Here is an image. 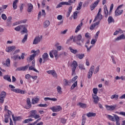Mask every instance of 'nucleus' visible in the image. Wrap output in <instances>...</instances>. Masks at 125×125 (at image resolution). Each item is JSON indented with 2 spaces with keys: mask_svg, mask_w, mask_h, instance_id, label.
I'll return each mask as SVG.
<instances>
[{
  "mask_svg": "<svg viewBox=\"0 0 125 125\" xmlns=\"http://www.w3.org/2000/svg\"><path fill=\"white\" fill-rule=\"evenodd\" d=\"M47 73L49 75H52L53 77H54V78H57V74L54 70L47 71Z\"/></svg>",
  "mask_w": 125,
  "mask_h": 125,
  "instance_id": "14",
  "label": "nucleus"
},
{
  "mask_svg": "<svg viewBox=\"0 0 125 125\" xmlns=\"http://www.w3.org/2000/svg\"><path fill=\"white\" fill-rule=\"evenodd\" d=\"M98 25H99V22H97L93 24H92L90 27V30L92 31L94 28H95L96 26H97Z\"/></svg>",
  "mask_w": 125,
  "mask_h": 125,
  "instance_id": "31",
  "label": "nucleus"
},
{
  "mask_svg": "<svg viewBox=\"0 0 125 125\" xmlns=\"http://www.w3.org/2000/svg\"><path fill=\"white\" fill-rule=\"evenodd\" d=\"M19 1V0H15L13 2V9H17V3Z\"/></svg>",
  "mask_w": 125,
  "mask_h": 125,
  "instance_id": "24",
  "label": "nucleus"
},
{
  "mask_svg": "<svg viewBox=\"0 0 125 125\" xmlns=\"http://www.w3.org/2000/svg\"><path fill=\"white\" fill-rule=\"evenodd\" d=\"M57 90L59 94H62V88L60 87V86H58L57 87Z\"/></svg>",
  "mask_w": 125,
  "mask_h": 125,
  "instance_id": "38",
  "label": "nucleus"
},
{
  "mask_svg": "<svg viewBox=\"0 0 125 125\" xmlns=\"http://www.w3.org/2000/svg\"><path fill=\"white\" fill-rule=\"evenodd\" d=\"M61 122L63 125H65V124H66V123H67V119H65V118H61Z\"/></svg>",
  "mask_w": 125,
  "mask_h": 125,
  "instance_id": "46",
  "label": "nucleus"
},
{
  "mask_svg": "<svg viewBox=\"0 0 125 125\" xmlns=\"http://www.w3.org/2000/svg\"><path fill=\"white\" fill-rule=\"evenodd\" d=\"M12 118L13 121L15 122L16 121H21V120H22V117L20 116L14 117V116L13 115H12Z\"/></svg>",
  "mask_w": 125,
  "mask_h": 125,
  "instance_id": "32",
  "label": "nucleus"
},
{
  "mask_svg": "<svg viewBox=\"0 0 125 125\" xmlns=\"http://www.w3.org/2000/svg\"><path fill=\"white\" fill-rule=\"evenodd\" d=\"M101 11H102V9L100 8L99 9L98 13L97 15V16L95 17V19L93 21V22H95V21H98L99 22V23H100V21L103 19V16L101 14Z\"/></svg>",
  "mask_w": 125,
  "mask_h": 125,
  "instance_id": "1",
  "label": "nucleus"
},
{
  "mask_svg": "<svg viewBox=\"0 0 125 125\" xmlns=\"http://www.w3.org/2000/svg\"><path fill=\"white\" fill-rule=\"evenodd\" d=\"M121 40H125V34H122L115 39V41H121Z\"/></svg>",
  "mask_w": 125,
  "mask_h": 125,
  "instance_id": "23",
  "label": "nucleus"
},
{
  "mask_svg": "<svg viewBox=\"0 0 125 125\" xmlns=\"http://www.w3.org/2000/svg\"><path fill=\"white\" fill-rule=\"evenodd\" d=\"M93 92L94 94V95H96L98 93V89L97 88H94L93 89Z\"/></svg>",
  "mask_w": 125,
  "mask_h": 125,
  "instance_id": "49",
  "label": "nucleus"
},
{
  "mask_svg": "<svg viewBox=\"0 0 125 125\" xmlns=\"http://www.w3.org/2000/svg\"><path fill=\"white\" fill-rule=\"evenodd\" d=\"M69 49L70 52H71V53H73V54H77V53H78V52H79L77 50H75V49L72 48V47H70L69 48Z\"/></svg>",
  "mask_w": 125,
  "mask_h": 125,
  "instance_id": "33",
  "label": "nucleus"
},
{
  "mask_svg": "<svg viewBox=\"0 0 125 125\" xmlns=\"http://www.w3.org/2000/svg\"><path fill=\"white\" fill-rule=\"evenodd\" d=\"M111 99H118L119 98V95L117 94L113 95L110 97Z\"/></svg>",
  "mask_w": 125,
  "mask_h": 125,
  "instance_id": "50",
  "label": "nucleus"
},
{
  "mask_svg": "<svg viewBox=\"0 0 125 125\" xmlns=\"http://www.w3.org/2000/svg\"><path fill=\"white\" fill-rule=\"evenodd\" d=\"M34 6H33V4L31 3H29L27 4V12H32L33 11Z\"/></svg>",
  "mask_w": 125,
  "mask_h": 125,
  "instance_id": "17",
  "label": "nucleus"
},
{
  "mask_svg": "<svg viewBox=\"0 0 125 125\" xmlns=\"http://www.w3.org/2000/svg\"><path fill=\"white\" fill-rule=\"evenodd\" d=\"M1 18L3 19V20H6L7 19V18L6 17V15L4 14H2L1 15Z\"/></svg>",
  "mask_w": 125,
  "mask_h": 125,
  "instance_id": "60",
  "label": "nucleus"
},
{
  "mask_svg": "<svg viewBox=\"0 0 125 125\" xmlns=\"http://www.w3.org/2000/svg\"><path fill=\"white\" fill-rule=\"evenodd\" d=\"M77 79H78V76H75L71 80H70V83H74V82H76V81L77 80Z\"/></svg>",
  "mask_w": 125,
  "mask_h": 125,
  "instance_id": "51",
  "label": "nucleus"
},
{
  "mask_svg": "<svg viewBox=\"0 0 125 125\" xmlns=\"http://www.w3.org/2000/svg\"><path fill=\"white\" fill-rule=\"evenodd\" d=\"M29 68V65H25L17 68L18 71H26Z\"/></svg>",
  "mask_w": 125,
  "mask_h": 125,
  "instance_id": "20",
  "label": "nucleus"
},
{
  "mask_svg": "<svg viewBox=\"0 0 125 125\" xmlns=\"http://www.w3.org/2000/svg\"><path fill=\"white\" fill-rule=\"evenodd\" d=\"M42 58L43 59V63H45L47 60H49V58H48V54L47 53H44L42 56Z\"/></svg>",
  "mask_w": 125,
  "mask_h": 125,
  "instance_id": "13",
  "label": "nucleus"
},
{
  "mask_svg": "<svg viewBox=\"0 0 125 125\" xmlns=\"http://www.w3.org/2000/svg\"><path fill=\"white\" fill-rule=\"evenodd\" d=\"M5 66H7V67H9L10 66V60L9 59H7L6 60V62L4 63Z\"/></svg>",
  "mask_w": 125,
  "mask_h": 125,
  "instance_id": "36",
  "label": "nucleus"
},
{
  "mask_svg": "<svg viewBox=\"0 0 125 125\" xmlns=\"http://www.w3.org/2000/svg\"><path fill=\"white\" fill-rule=\"evenodd\" d=\"M6 96V92H5V91H2L0 95V103L2 104V103L4 102V98H5Z\"/></svg>",
  "mask_w": 125,
  "mask_h": 125,
  "instance_id": "7",
  "label": "nucleus"
},
{
  "mask_svg": "<svg viewBox=\"0 0 125 125\" xmlns=\"http://www.w3.org/2000/svg\"><path fill=\"white\" fill-rule=\"evenodd\" d=\"M42 36H36L34 39L33 44H38L39 42H41L42 41Z\"/></svg>",
  "mask_w": 125,
  "mask_h": 125,
  "instance_id": "8",
  "label": "nucleus"
},
{
  "mask_svg": "<svg viewBox=\"0 0 125 125\" xmlns=\"http://www.w3.org/2000/svg\"><path fill=\"white\" fill-rule=\"evenodd\" d=\"M78 105L80 106L81 108H86V104L79 103Z\"/></svg>",
  "mask_w": 125,
  "mask_h": 125,
  "instance_id": "41",
  "label": "nucleus"
},
{
  "mask_svg": "<svg viewBox=\"0 0 125 125\" xmlns=\"http://www.w3.org/2000/svg\"><path fill=\"white\" fill-rule=\"evenodd\" d=\"M92 97L95 104H97L99 102V98H98V96H97V95H92Z\"/></svg>",
  "mask_w": 125,
  "mask_h": 125,
  "instance_id": "19",
  "label": "nucleus"
},
{
  "mask_svg": "<svg viewBox=\"0 0 125 125\" xmlns=\"http://www.w3.org/2000/svg\"><path fill=\"white\" fill-rule=\"evenodd\" d=\"M50 109L53 112H59L62 110V107L60 105H58L50 107Z\"/></svg>",
  "mask_w": 125,
  "mask_h": 125,
  "instance_id": "10",
  "label": "nucleus"
},
{
  "mask_svg": "<svg viewBox=\"0 0 125 125\" xmlns=\"http://www.w3.org/2000/svg\"><path fill=\"white\" fill-rule=\"evenodd\" d=\"M50 24V22H49V21H46L43 23V26L44 28H47V27L49 26Z\"/></svg>",
  "mask_w": 125,
  "mask_h": 125,
  "instance_id": "37",
  "label": "nucleus"
},
{
  "mask_svg": "<svg viewBox=\"0 0 125 125\" xmlns=\"http://www.w3.org/2000/svg\"><path fill=\"white\" fill-rule=\"evenodd\" d=\"M71 66L72 67V75H75V72L77 69V67H78V62L76 61H74Z\"/></svg>",
  "mask_w": 125,
  "mask_h": 125,
  "instance_id": "5",
  "label": "nucleus"
},
{
  "mask_svg": "<svg viewBox=\"0 0 125 125\" xmlns=\"http://www.w3.org/2000/svg\"><path fill=\"white\" fill-rule=\"evenodd\" d=\"M78 13H79V12L76 11L73 13V19H77L78 18Z\"/></svg>",
  "mask_w": 125,
  "mask_h": 125,
  "instance_id": "52",
  "label": "nucleus"
},
{
  "mask_svg": "<svg viewBox=\"0 0 125 125\" xmlns=\"http://www.w3.org/2000/svg\"><path fill=\"white\" fill-rule=\"evenodd\" d=\"M81 40H82V35H79L74 37L73 42H77V44H78V45H80V46H82V43L80 42H81Z\"/></svg>",
  "mask_w": 125,
  "mask_h": 125,
  "instance_id": "3",
  "label": "nucleus"
},
{
  "mask_svg": "<svg viewBox=\"0 0 125 125\" xmlns=\"http://www.w3.org/2000/svg\"><path fill=\"white\" fill-rule=\"evenodd\" d=\"M32 107V103H31V100L30 98H27L26 99V105H25V109H30Z\"/></svg>",
  "mask_w": 125,
  "mask_h": 125,
  "instance_id": "11",
  "label": "nucleus"
},
{
  "mask_svg": "<svg viewBox=\"0 0 125 125\" xmlns=\"http://www.w3.org/2000/svg\"><path fill=\"white\" fill-rule=\"evenodd\" d=\"M72 9H73V6H70L68 8L67 13L66 14L67 18H68V17H69V16H70V14H71V12H72Z\"/></svg>",
  "mask_w": 125,
  "mask_h": 125,
  "instance_id": "26",
  "label": "nucleus"
},
{
  "mask_svg": "<svg viewBox=\"0 0 125 125\" xmlns=\"http://www.w3.org/2000/svg\"><path fill=\"white\" fill-rule=\"evenodd\" d=\"M4 80H5L6 81H7L8 82H9L10 83H11V79L10 78V76L8 75H5L3 76Z\"/></svg>",
  "mask_w": 125,
  "mask_h": 125,
  "instance_id": "27",
  "label": "nucleus"
},
{
  "mask_svg": "<svg viewBox=\"0 0 125 125\" xmlns=\"http://www.w3.org/2000/svg\"><path fill=\"white\" fill-rule=\"evenodd\" d=\"M27 39H28V34H25V35L24 36L23 39L22 40L21 42H24L27 41Z\"/></svg>",
  "mask_w": 125,
  "mask_h": 125,
  "instance_id": "47",
  "label": "nucleus"
},
{
  "mask_svg": "<svg viewBox=\"0 0 125 125\" xmlns=\"http://www.w3.org/2000/svg\"><path fill=\"white\" fill-rule=\"evenodd\" d=\"M63 84L65 86L69 85V81L66 79H64L63 80Z\"/></svg>",
  "mask_w": 125,
  "mask_h": 125,
  "instance_id": "56",
  "label": "nucleus"
},
{
  "mask_svg": "<svg viewBox=\"0 0 125 125\" xmlns=\"http://www.w3.org/2000/svg\"><path fill=\"white\" fill-rule=\"evenodd\" d=\"M78 67L80 70H85V68L84 67V65H83V64H79Z\"/></svg>",
  "mask_w": 125,
  "mask_h": 125,
  "instance_id": "44",
  "label": "nucleus"
},
{
  "mask_svg": "<svg viewBox=\"0 0 125 125\" xmlns=\"http://www.w3.org/2000/svg\"><path fill=\"white\" fill-rule=\"evenodd\" d=\"M33 119L32 118H30L28 119H25L24 121H23V123L24 124H28V123H29V122H33Z\"/></svg>",
  "mask_w": 125,
  "mask_h": 125,
  "instance_id": "45",
  "label": "nucleus"
},
{
  "mask_svg": "<svg viewBox=\"0 0 125 125\" xmlns=\"http://www.w3.org/2000/svg\"><path fill=\"white\" fill-rule=\"evenodd\" d=\"M20 52V49H18L14 51V54H17L18 53H19Z\"/></svg>",
  "mask_w": 125,
  "mask_h": 125,
  "instance_id": "64",
  "label": "nucleus"
},
{
  "mask_svg": "<svg viewBox=\"0 0 125 125\" xmlns=\"http://www.w3.org/2000/svg\"><path fill=\"white\" fill-rule=\"evenodd\" d=\"M100 66L98 65L95 69L94 72V74H97V73H98V72H99V70H100Z\"/></svg>",
  "mask_w": 125,
  "mask_h": 125,
  "instance_id": "54",
  "label": "nucleus"
},
{
  "mask_svg": "<svg viewBox=\"0 0 125 125\" xmlns=\"http://www.w3.org/2000/svg\"><path fill=\"white\" fill-rule=\"evenodd\" d=\"M85 121H86V118L85 117V114H83L82 117V125H84L85 124Z\"/></svg>",
  "mask_w": 125,
  "mask_h": 125,
  "instance_id": "35",
  "label": "nucleus"
},
{
  "mask_svg": "<svg viewBox=\"0 0 125 125\" xmlns=\"http://www.w3.org/2000/svg\"><path fill=\"white\" fill-rule=\"evenodd\" d=\"M26 22H27V20L25 19L19 21L18 24H22V23H26Z\"/></svg>",
  "mask_w": 125,
  "mask_h": 125,
  "instance_id": "59",
  "label": "nucleus"
},
{
  "mask_svg": "<svg viewBox=\"0 0 125 125\" xmlns=\"http://www.w3.org/2000/svg\"><path fill=\"white\" fill-rule=\"evenodd\" d=\"M8 119H9V115H5V123H8Z\"/></svg>",
  "mask_w": 125,
  "mask_h": 125,
  "instance_id": "58",
  "label": "nucleus"
},
{
  "mask_svg": "<svg viewBox=\"0 0 125 125\" xmlns=\"http://www.w3.org/2000/svg\"><path fill=\"white\" fill-rule=\"evenodd\" d=\"M123 7V5H119L116 10L115 11V16H119V15H121L123 14V10H122V8Z\"/></svg>",
  "mask_w": 125,
  "mask_h": 125,
  "instance_id": "4",
  "label": "nucleus"
},
{
  "mask_svg": "<svg viewBox=\"0 0 125 125\" xmlns=\"http://www.w3.org/2000/svg\"><path fill=\"white\" fill-rule=\"evenodd\" d=\"M38 106L39 107H47V104H38Z\"/></svg>",
  "mask_w": 125,
  "mask_h": 125,
  "instance_id": "61",
  "label": "nucleus"
},
{
  "mask_svg": "<svg viewBox=\"0 0 125 125\" xmlns=\"http://www.w3.org/2000/svg\"><path fill=\"white\" fill-rule=\"evenodd\" d=\"M105 107L106 110H107V111H114V110L116 109V107H117V106L105 105Z\"/></svg>",
  "mask_w": 125,
  "mask_h": 125,
  "instance_id": "12",
  "label": "nucleus"
},
{
  "mask_svg": "<svg viewBox=\"0 0 125 125\" xmlns=\"http://www.w3.org/2000/svg\"><path fill=\"white\" fill-rule=\"evenodd\" d=\"M67 3H68V5H71L72 3H75L74 1H73V0H69Z\"/></svg>",
  "mask_w": 125,
  "mask_h": 125,
  "instance_id": "62",
  "label": "nucleus"
},
{
  "mask_svg": "<svg viewBox=\"0 0 125 125\" xmlns=\"http://www.w3.org/2000/svg\"><path fill=\"white\" fill-rule=\"evenodd\" d=\"M12 91H13L14 92H16V93H20V89H14L12 90Z\"/></svg>",
  "mask_w": 125,
  "mask_h": 125,
  "instance_id": "57",
  "label": "nucleus"
},
{
  "mask_svg": "<svg viewBox=\"0 0 125 125\" xmlns=\"http://www.w3.org/2000/svg\"><path fill=\"white\" fill-rule=\"evenodd\" d=\"M106 118L112 122H116V121H119V120H120L119 116L117 115H114V116L113 117L110 115H107Z\"/></svg>",
  "mask_w": 125,
  "mask_h": 125,
  "instance_id": "6",
  "label": "nucleus"
},
{
  "mask_svg": "<svg viewBox=\"0 0 125 125\" xmlns=\"http://www.w3.org/2000/svg\"><path fill=\"white\" fill-rule=\"evenodd\" d=\"M78 85V81L75 82L71 86V89H74Z\"/></svg>",
  "mask_w": 125,
  "mask_h": 125,
  "instance_id": "42",
  "label": "nucleus"
},
{
  "mask_svg": "<svg viewBox=\"0 0 125 125\" xmlns=\"http://www.w3.org/2000/svg\"><path fill=\"white\" fill-rule=\"evenodd\" d=\"M87 117L88 118H90V117H95L96 116V113L93 112H88L86 114Z\"/></svg>",
  "mask_w": 125,
  "mask_h": 125,
  "instance_id": "29",
  "label": "nucleus"
},
{
  "mask_svg": "<svg viewBox=\"0 0 125 125\" xmlns=\"http://www.w3.org/2000/svg\"><path fill=\"white\" fill-rule=\"evenodd\" d=\"M104 14L105 18H107L108 17V15L109 14V12L108 11V8H107V6L105 5L104 6Z\"/></svg>",
  "mask_w": 125,
  "mask_h": 125,
  "instance_id": "18",
  "label": "nucleus"
},
{
  "mask_svg": "<svg viewBox=\"0 0 125 125\" xmlns=\"http://www.w3.org/2000/svg\"><path fill=\"white\" fill-rule=\"evenodd\" d=\"M41 119L39 118L37 120L35 121L34 123L29 124H28V125H35L36 124H37L38 123H39V122H40V121H41Z\"/></svg>",
  "mask_w": 125,
  "mask_h": 125,
  "instance_id": "43",
  "label": "nucleus"
},
{
  "mask_svg": "<svg viewBox=\"0 0 125 125\" xmlns=\"http://www.w3.org/2000/svg\"><path fill=\"white\" fill-rule=\"evenodd\" d=\"M53 54H54L55 58H57V56H58V51L57 50H54L52 51Z\"/></svg>",
  "mask_w": 125,
  "mask_h": 125,
  "instance_id": "40",
  "label": "nucleus"
},
{
  "mask_svg": "<svg viewBox=\"0 0 125 125\" xmlns=\"http://www.w3.org/2000/svg\"><path fill=\"white\" fill-rule=\"evenodd\" d=\"M35 64L34 63H33V65L30 66L29 67V70L30 71H34V72H36V73H39V71L38 70H37L35 68Z\"/></svg>",
  "mask_w": 125,
  "mask_h": 125,
  "instance_id": "22",
  "label": "nucleus"
},
{
  "mask_svg": "<svg viewBox=\"0 0 125 125\" xmlns=\"http://www.w3.org/2000/svg\"><path fill=\"white\" fill-rule=\"evenodd\" d=\"M82 6H83V2L81 1L79 3V5L77 8V10H78V11L81 10V9H82Z\"/></svg>",
  "mask_w": 125,
  "mask_h": 125,
  "instance_id": "39",
  "label": "nucleus"
},
{
  "mask_svg": "<svg viewBox=\"0 0 125 125\" xmlns=\"http://www.w3.org/2000/svg\"><path fill=\"white\" fill-rule=\"evenodd\" d=\"M100 1V0H97L90 6V8L91 11L93 10L95 8V7L97 6Z\"/></svg>",
  "mask_w": 125,
  "mask_h": 125,
  "instance_id": "16",
  "label": "nucleus"
},
{
  "mask_svg": "<svg viewBox=\"0 0 125 125\" xmlns=\"http://www.w3.org/2000/svg\"><path fill=\"white\" fill-rule=\"evenodd\" d=\"M113 8H114V4H111L110 8V11L108 13L109 15H110L111 13H112V11L113 10Z\"/></svg>",
  "mask_w": 125,
  "mask_h": 125,
  "instance_id": "55",
  "label": "nucleus"
},
{
  "mask_svg": "<svg viewBox=\"0 0 125 125\" xmlns=\"http://www.w3.org/2000/svg\"><path fill=\"white\" fill-rule=\"evenodd\" d=\"M21 33L22 35H23L24 33H26L27 34L28 33V30H27V28H26L25 27H24L22 31H21Z\"/></svg>",
  "mask_w": 125,
  "mask_h": 125,
  "instance_id": "48",
  "label": "nucleus"
},
{
  "mask_svg": "<svg viewBox=\"0 0 125 125\" xmlns=\"http://www.w3.org/2000/svg\"><path fill=\"white\" fill-rule=\"evenodd\" d=\"M107 21L108 22V24H110V23H115V20L113 18V17L109 16L108 18Z\"/></svg>",
  "mask_w": 125,
  "mask_h": 125,
  "instance_id": "28",
  "label": "nucleus"
},
{
  "mask_svg": "<svg viewBox=\"0 0 125 125\" xmlns=\"http://www.w3.org/2000/svg\"><path fill=\"white\" fill-rule=\"evenodd\" d=\"M39 101H40V99H39V98L32 99V104H37V103H38V102H39Z\"/></svg>",
  "mask_w": 125,
  "mask_h": 125,
  "instance_id": "30",
  "label": "nucleus"
},
{
  "mask_svg": "<svg viewBox=\"0 0 125 125\" xmlns=\"http://www.w3.org/2000/svg\"><path fill=\"white\" fill-rule=\"evenodd\" d=\"M22 25L18 26L15 28V31H17V32H19L20 30H21V28H22Z\"/></svg>",
  "mask_w": 125,
  "mask_h": 125,
  "instance_id": "53",
  "label": "nucleus"
},
{
  "mask_svg": "<svg viewBox=\"0 0 125 125\" xmlns=\"http://www.w3.org/2000/svg\"><path fill=\"white\" fill-rule=\"evenodd\" d=\"M93 72H94V65H92L88 72V79H90L92 77V74H93Z\"/></svg>",
  "mask_w": 125,
  "mask_h": 125,
  "instance_id": "9",
  "label": "nucleus"
},
{
  "mask_svg": "<svg viewBox=\"0 0 125 125\" xmlns=\"http://www.w3.org/2000/svg\"><path fill=\"white\" fill-rule=\"evenodd\" d=\"M77 58L82 60L83 57H84V54H78L76 55Z\"/></svg>",
  "mask_w": 125,
  "mask_h": 125,
  "instance_id": "34",
  "label": "nucleus"
},
{
  "mask_svg": "<svg viewBox=\"0 0 125 125\" xmlns=\"http://www.w3.org/2000/svg\"><path fill=\"white\" fill-rule=\"evenodd\" d=\"M36 54H33L31 55H30L29 58H27V61L28 62H31V61H32V60H33V59L35 58V57H36Z\"/></svg>",
  "mask_w": 125,
  "mask_h": 125,
  "instance_id": "25",
  "label": "nucleus"
},
{
  "mask_svg": "<svg viewBox=\"0 0 125 125\" xmlns=\"http://www.w3.org/2000/svg\"><path fill=\"white\" fill-rule=\"evenodd\" d=\"M16 49V47L15 46H11L6 48V51L7 52H11V51H14Z\"/></svg>",
  "mask_w": 125,
  "mask_h": 125,
  "instance_id": "15",
  "label": "nucleus"
},
{
  "mask_svg": "<svg viewBox=\"0 0 125 125\" xmlns=\"http://www.w3.org/2000/svg\"><path fill=\"white\" fill-rule=\"evenodd\" d=\"M97 42V40L93 39L91 41V44H95V42Z\"/></svg>",
  "mask_w": 125,
  "mask_h": 125,
  "instance_id": "63",
  "label": "nucleus"
},
{
  "mask_svg": "<svg viewBox=\"0 0 125 125\" xmlns=\"http://www.w3.org/2000/svg\"><path fill=\"white\" fill-rule=\"evenodd\" d=\"M31 118H34L35 120L37 119H40V117L39 115L37 114V110H31L29 112Z\"/></svg>",
  "mask_w": 125,
  "mask_h": 125,
  "instance_id": "2",
  "label": "nucleus"
},
{
  "mask_svg": "<svg viewBox=\"0 0 125 125\" xmlns=\"http://www.w3.org/2000/svg\"><path fill=\"white\" fill-rule=\"evenodd\" d=\"M82 27H83V21H81V23L77 26L75 29V33H78L79 31H80L81 29H82Z\"/></svg>",
  "mask_w": 125,
  "mask_h": 125,
  "instance_id": "21",
  "label": "nucleus"
}]
</instances>
